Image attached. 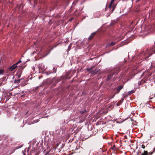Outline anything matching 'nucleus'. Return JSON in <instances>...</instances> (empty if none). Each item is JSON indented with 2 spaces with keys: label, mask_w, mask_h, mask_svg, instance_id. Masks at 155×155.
I'll use <instances>...</instances> for the list:
<instances>
[{
  "label": "nucleus",
  "mask_w": 155,
  "mask_h": 155,
  "mask_svg": "<svg viewBox=\"0 0 155 155\" xmlns=\"http://www.w3.org/2000/svg\"><path fill=\"white\" fill-rule=\"evenodd\" d=\"M118 69L117 68L114 69L111 71L110 74H109L107 78V80L108 81L110 80L113 76L116 73H117Z\"/></svg>",
  "instance_id": "f257e3e1"
},
{
  "label": "nucleus",
  "mask_w": 155,
  "mask_h": 155,
  "mask_svg": "<svg viewBox=\"0 0 155 155\" xmlns=\"http://www.w3.org/2000/svg\"><path fill=\"white\" fill-rule=\"evenodd\" d=\"M152 54H150L148 52V49H147L146 50V52L144 53L143 56V59H147Z\"/></svg>",
  "instance_id": "f03ea898"
},
{
  "label": "nucleus",
  "mask_w": 155,
  "mask_h": 155,
  "mask_svg": "<svg viewBox=\"0 0 155 155\" xmlns=\"http://www.w3.org/2000/svg\"><path fill=\"white\" fill-rule=\"evenodd\" d=\"M123 86L122 85H121L120 86H118L117 88H116V90H117V93H118L123 88Z\"/></svg>",
  "instance_id": "7ed1b4c3"
},
{
  "label": "nucleus",
  "mask_w": 155,
  "mask_h": 155,
  "mask_svg": "<svg viewBox=\"0 0 155 155\" xmlns=\"http://www.w3.org/2000/svg\"><path fill=\"white\" fill-rule=\"evenodd\" d=\"M17 67V66L16 65V64H14L10 68L9 70L11 71H12L14 69H15Z\"/></svg>",
  "instance_id": "20e7f679"
},
{
  "label": "nucleus",
  "mask_w": 155,
  "mask_h": 155,
  "mask_svg": "<svg viewBox=\"0 0 155 155\" xmlns=\"http://www.w3.org/2000/svg\"><path fill=\"white\" fill-rule=\"evenodd\" d=\"M96 34L95 32L92 33L89 37L88 38V39L89 40L92 39L95 35Z\"/></svg>",
  "instance_id": "39448f33"
},
{
  "label": "nucleus",
  "mask_w": 155,
  "mask_h": 155,
  "mask_svg": "<svg viewBox=\"0 0 155 155\" xmlns=\"http://www.w3.org/2000/svg\"><path fill=\"white\" fill-rule=\"evenodd\" d=\"M116 44V42H112L110 43H109L107 45V47H109L114 45Z\"/></svg>",
  "instance_id": "423d86ee"
},
{
  "label": "nucleus",
  "mask_w": 155,
  "mask_h": 155,
  "mask_svg": "<svg viewBox=\"0 0 155 155\" xmlns=\"http://www.w3.org/2000/svg\"><path fill=\"white\" fill-rule=\"evenodd\" d=\"M115 0H112L110 2V3L109 5V8H110L111 6H112V4H113V2H114V1Z\"/></svg>",
  "instance_id": "0eeeda50"
},
{
  "label": "nucleus",
  "mask_w": 155,
  "mask_h": 155,
  "mask_svg": "<svg viewBox=\"0 0 155 155\" xmlns=\"http://www.w3.org/2000/svg\"><path fill=\"white\" fill-rule=\"evenodd\" d=\"M148 155V152L147 151L144 150L143 152L142 153L141 155Z\"/></svg>",
  "instance_id": "6e6552de"
},
{
  "label": "nucleus",
  "mask_w": 155,
  "mask_h": 155,
  "mask_svg": "<svg viewBox=\"0 0 155 155\" xmlns=\"http://www.w3.org/2000/svg\"><path fill=\"white\" fill-rule=\"evenodd\" d=\"M154 150L153 149L152 151L148 152V155H151L153 153H154Z\"/></svg>",
  "instance_id": "1a4fd4ad"
},
{
  "label": "nucleus",
  "mask_w": 155,
  "mask_h": 155,
  "mask_svg": "<svg viewBox=\"0 0 155 155\" xmlns=\"http://www.w3.org/2000/svg\"><path fill=\"white\" fill-rule=\"evenodd\" d=\"M21 80V79H19L18 80H15L14 81V82L15 83H17L19 84L20 82V81Z\"/></svg>",
  "instance_id": "9d476101"
},
{
  "label": "nucleus",
  "mask_w": 155,
  "mask_h": 155,
  "mask_svg": "<svg viewBox=\"0 0 155 155\" xmlns=\"http://www.w3.org/2000/svg\"><path fill=\"white\" fill-rule=\"evenodd\" d=\"M135 91L134 90H131V91L129 92L128 94H131L134 93Z\"/></svg>",
  "instance_id": "9b49d317"
},
{
  "label": "nucleus",
  "mask_w": 155,
  "mask_h": 155,
  "mask_svg": "<svg viewBox=\"0 0 155 155\" xmlns=\"http://www.w3.org/2000/svg\"><path fill=\"white\" fill-rule=\"evenodd\" d=\"M4 71L3 69L0 68V74H2Z\"/></svg>",
  "instance_id": "f8f14e48"
},
{
  "label": "nucleus",
  "mask_w": 155,
  "mask_h": 155,
  "mask_svg": "<svg viewBox=\"0 0 155 155\" xmlns=\"http://www.w3.org/2000/svg\"><path fill=\"white\" fill-rule=\"evenodd\" d=\"M123 100H124V99H122L120 101V104H118L119 103H117V105L119 106L120 105V104L122 103V102L123 101Z\"/></svg>",
  "instance_id": "ddd939ff"
},
{
  "label": "nucleus",
  "mask_w": 155,
  "mask_h": 155,
  "mask_svg": "<svg viewBox=\"0 0 155 155\" xmlns=\"http://www.w3.org/2000/svg\"><path fill=\"white\" fill-rule=\"evenodd\" d=\"M144 75H146V76H150L151 75V73H150V74H149V75H148V74H146V72H145L144 73Z\"/></svg>",
  "instance_id": "4468645a"
},
{
  "label": "nucleus",
  "mask_w": 155,
  "mask_h": 155,
  "mask_svg": "<svg viewBox=\"0 0 155 155\" xmlns=\"http://www.w3.org/2000/svg\"><path fill=\"white\" fill-rule=\"evenodd\" d=\"M145 81L144 80H142L140 82V84H142L143 83H145Z\"/></svg>",
  "instance_id": "2eb2a0df"
},
{
  "label": "nucleus",
  "mask_w": 155,
  "mask_h": 155,
  "mask_svg": "<svg viewBox=\"0 0 155 155\" xmlns=\"http://www.w3.org/2000/svg\"><path fill=\"white\" fill-rule=\"evenodd\" d=\"M87 69L88 71H90L92 70V68H87Z\"/></svg>",
  "instance_id": "dca6fc26"
},
{
  "label": "nucleus",
  "mask_w": 155,
  "mask_h": 155,
  "mask_svg": "<svg viewBox=\"0 0 155 155\" xmlns=\"http://www.w3.org/2000/svg\"><path fill=\"white\" fill-rule=\"evenodd\" d=\"M141 147L143 149H144L145 147L144 145L142 144L141 146Z\"/></svg>",
  "instance_id": "f3484780"
},
{
  "label": "nucleus",
  "mask_w": 155,
  "mask_h": 155,
  "mask_svg": "<svg viewBox=\"0 0 155 155\" xmlns=\"http://www.w3.org/2000/svg\"><path fill=\"white\" fill-rule=\"evenodd\" d=\"M21 62V61H19L17 63H16L15 64H16V65H17L18 64L20 63Z\"/></svg>",
  "instance_id": "a211bd4d"
},
{
  "label": "nucleus",
  "mask_w": 155,
  "mask_h": 155,
  "mask_svg": "<svg viewBox=\"0 0 155 155\" xmlns=\"http://www.w3.org/2000/svg\"><path fill=\"white\" fill-rule=\"evenodd\" d=\"M21 74H19L18 75V78H20L21 77Z\"/></svg>",
  "instance_id": "6ab92c4d"
},
{
  "label": "nucleus",
  "mask_w": 155,
  "mask_h": 155,
  "mask_svg": "<svg viewBox=\"0 0 155 155\" xmlns=\"http://www.w3.org/2000/svg\"><path fill=\"white\" fill-rule=\"evenodd\" d=\"M39 153L38 152H37V153H36L35 154V155H39Z\"/></svg>",
  "instance_id": "aec40b11"
},
{
  "label": "nucleus",
  "mask_w": 155,
  "mask_h": 155,
  "mask_svg": "<svg viewBox=\"0 0 155 155\" xmlns=\"http://www.w3.org/2000/svg\"><path fill=\"white\" fill-rule=\"evenodd\" d=\"M114 8H115V7H114L113 8V9H112V12L114 11Z\"/></svg>",
  "instance_id": "412c9836"
},
{
  "label": "nucleus",
  "mask_w": 155,
  "mask_h": 155,
  "mask_svg": "<svg viewBox=\"0 0 155 155\" xmlns=\"http://www.w3.org/2000/svg\"><path fill=\"white\" fill-rule=\"evenodd\" d=\"M154 53H155V50H154Z\"/></svg>",
  "instance_id": "4be33fe9"
},
{
  "label": "nucleus",
  "mask_w": 155,
  "mask_h": 155,
  "mask_svg": "<svg viewBox=\"0 0 155 155\" xmlns=\"http://www.w3.org/2000/svg\"><path fill=\"white\" fill-rule=\"evenodd\" d=\"M23 96V95L21 96V97H22Z\"/></svg>",
  "instance_id": "5701e85b"
}]
</instances>
